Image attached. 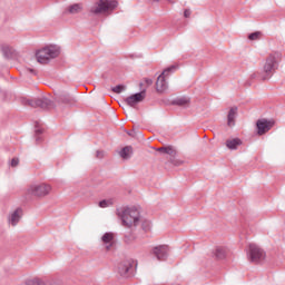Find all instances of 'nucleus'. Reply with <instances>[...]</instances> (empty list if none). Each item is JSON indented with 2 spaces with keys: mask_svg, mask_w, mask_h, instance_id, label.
<instances>
[{
  "mask_svg": "<svg viewBox=\"0 0 285 285\" xmlns=\"http://www.w3.org/2000/svg\"><path fill=\"white\" fill-rule=\"evenodd\" d=\"M117 216L126 228L139 226V222H141V215L137 207H120L117 209Z\"/></svg>",
  "mask_w": 285,
  "mask_h": 285,
  "instance_id": "f257e3e1",
  "label": "nucleus"
},
{
  "mask_svg": "<svg viewBox=\"0 0 285 285\" xmlns=\"http://www.w3.org/2000/svg\"><path fill=\"white\" fill-rule=\"evenodd\" d=\"M277 59H279V53H272L266 58L265 65L263 67V81H266L273 77V73L278 68Z\"/></svg>",
  "mask_w": 285,
  "mask_h": 285,
  "instance_id": "f03ea898",
  "label": "nucleus"
},
{
  "mask_svg": "<svg viewBox=\"0 0 285 285\" xmlns=\"http://www.w3.org/2000/svg\"><path fill=\"white\" fill-rule=\"evenodd\" d=\"M59 47L48 46L37 51L36 57L39 63H48L50 59H56L59 57Z\"/></svg>",
  "mask_w": 285,
  "mask_h": 285,
  "instance_id": "7ed1b4c3",
  "label": "nucleus"
},
{
  "mask_svg": "<svg viewBox=\"0 0 285 285\" xmlns=\"http://www.w3.org/2000/svg\"><path fill=\"white\" fill-rule=\"evenodd\" d=\"M177 68V65H171L170 67L164 69V71L158 76L156 81L157 92H166L168 90V81H166V79H168L173 72H176Z\"/></svg>",
  "mask_w": 285,
  "mask_h": 285,
  "instance_id": "20e7f679",
  "label": "nucleus"
},
{
  "mask_svg": "<svg viewBox=\"0 0 285 285\" xmlns=\"http://www.w3.org/2000/svg\"><path fill=\"white\" fill-rule=\"evenodd\" d=\"M119 3L117 0H99L94 6L90 7L91 14H104L108 10H115Z\"/></svg>",
  "mask_w": 285,
  "mask_h": 285,
  "instance_id": "39448f33",
  "label": "nucleus"
},
{
  "mask_svg": "<svg viewBox=\"0 0 285 285\" xmlns=\"http://www.w3.org/2000/svg\"><path fill=\"white\" fill-rule=\"evenodd\" d=\"M247 257L252 264H262L266 259V252L256 244H249Z\"/></svg>",
  "mask_w": 285,
  "mask_h": 285,
  "instance_id": "423d86ee",
  "label": "nucleus"
},
{
  "mask_svg": "<svg viewBox=\"0 0 285 285\" xmlns=\"http://www.w3.org/2000/svg\"><path fill=\"white\" fill-rule=\"evenodd\" d=\"M50 190L52 187L48 184L31 185L28 188V194L33 195V197H46V195H50Z\"/></svg>",
  "mask_w": 285,
  "mask_h": 285,
  "instance_id": "0eeeda50",
  "label": "nucleus"
},
{
  "mask_svg": "<svg viewBox=\"0 0 285 285\" xmlns=\"http://www.w3.org/2000/svg\"><path fill=\"white\" fill-rule=\"evenodd\" d=\"M24 106H31V108H42L43 110H46L47 108L52 106V101L48 98H24Z\"/></svg>",
  "mask_w": 285,
  "mask_h": 285,
  "instance_id": "6e6552de",
  "label": "nucleus"
},
{
  "mask_svg": "<svg viewBox=\"0 0 285 285\" xmlns=\"http://www.w3.org/2000/svg\"><path fill=\"white\" fill-rule=\"evenodd\" d=\"M275 126V120L273 119H258L256 122L257 134L258 135H266L268 130H271Z\"/></svg>",
  "mask_w": 285,
  "mask_h": 285,
  "instance_id": "1a4fd4ad",
  "label": "nucleus"
},
{
  "mask_svg": "<svg viewBox=\"0 0 285 285\" xmlns=\"http://www.w3.org/2000/svg\"><path fill=\"white\" fill-rule=\"evenodd\" d=\"M144 99H146V91H140L127 97L125 99V104L130 106V108H135V106H137V104H141Z\"/></svg>",
  "mask_w": 285,
  "mask_h": 285,
  "instance_id": "9d476101",
  "label": "nucleus"
},
{
  "mask_svg": "<svg viewBox=\"0 0 285 285\" xmlns=\"http://www.w3.org/2000/svg\"><path fill=\"white\" fill-rule=\"evenodd\" d=\"M170 248L167 245H159L153 248V254L159 262L168 259Z\"/></svg>",
  "mask_w": 285,
  "mask_h": 285,
  "instance_id": "9b49d317",
  "label": "nucleus"
},
{
  "mask_svg": "<svg viewBox=\"0 0 285 285\" xmlns=\"http://www.w3.org/2000/svg\"><path fill=\"white\" fill-rule=\"evenodd\" d=\"M118 275L120 277H130L132 273V262L130 261H124L118 265L117 269Z\"/></svg>",
  "mask_w": 285,
  "mask_h": 285,
  "instance_id": "f8f14e48",
  "label": "nucleus"
},
{
  "mask_svg": "<svg viewBox=\"0 0 285 285\" xmlns=\"http://www.w3.org/2000/svg\"><path fill=\"white\" fill-rule=\"evenodd\" d=\"M21 217H23V210L21 208L13 210L8 218L10 226H17L21 222Z\"/></svg>",
  "mask_w": 285,
  "mask_h": 285,
  "instance_id": "ddd939ff",
  "label": "nucleus"
},
{
  "mask_svg": "<svg viewBox=\"0 0 285 285\" xmlns=\"http://www.w3.org/2000/svg\"><path fill=\"white\" fill-rule=\"evenodd\" d=\"M101 242L106 245V249L110 250L112 248V244L115 242V234L107 232L102 235Z\"/></svg>",
  "mask_w": 285,
  "mask_h": 285,
  "instance_id": "4468645a",
  "label": "nucleus"
},
{
  "mask_svg": "<svg viewBox=\"0 0 285 285\" xmlns=\"http://www.w3.org/2000/svg\"><path fill=\"white\" fill-rule=\"evenodd\" d=\"M83 10L82 3H75L65 9L63 14H79Z\"/></svg>",
  "mask_w": 285,
  "mask_h": 285,
  "instance_id": "2eb2a0df",
  "label": "nucleus"
},
{
  "mask_svg": "<svg viewBox=\"0 0 285 285\" xmlns=\"http://www.w3.org/2000/svg\"><path fill=\"white\" fill-rule=\"evenodd\" d=\"M235 119H237V107H232L227 115V125L235 126Z\"/></svg>",
  "mask_w": 285,
  "mask_h": 285,
  "instance_id": "dca6fc26",
  "label": "nucleus"
},
{
  "mask_svg": "<svg viewBox=\"0 0 285 285\" xmlns=\"http://www.w3.org/2000/svg\"><path fill=\"white\" fill-rule=\"evenodd\" d=\"M226 146L229 150H237V146H242V140L239 138L227 140Z\"/></svg>",
  "mask_w": 285,
  "mask_h": 285,
  "instance_id": "f3484780",
  "label": "nucleus"
},
{
  "mask_svg": "<svg viewBox=\"0 0 285 285\" xmlns=\"http://www.w3.org/2000/svg\"><path fill=\"white\" fill-rule=\"evenodd\" d=\"M1 50H2V55H3V57H6V59H12V55H14V49H12L8 45H3L1 47Z\"/></svg>",
  "mask_w": 285,
  "mask_h": 285,
  "instance_id": "a211bd4d",
  "label": "nucleus"
},
{
  "mask_svg": "<svg viewBox=\"0 0 285 285\" xmlns=\"http://www.w3.org/2000/svg\"><path fill=\"white\" fill-rule=\"evenodd\" d=\"M119 155L122 159H130V157H132V147L130 146L124 147L119 151Z\"/></svg>",
  "mask_w": 285,
  "mask_h": 285,
  "instance_id": "6ab92c4d",
  "label": "nucleus"
},
{
  "mask_svg": "<svg viewBox=\"0 0 285 285\" xmlns=\"http://www.w3.org/2000/svg\"><path fill=\"white\" fill-rule=\"evenodd\" d=\"M227 249L225 247H216L214 255L216 259H226Z\"/></svg>",
  "mask_w": 285,
  "mask_h": 285,
  "instance_id": "aec40b11",
  "label": "nucleus"
},
{
  "mask_svg": "<svg viewBox=\"0 0 285 285\" xmlns=\"http://www.w3.org/2000/svg\"><path fill=\"white\" fill-rule=\"evenodd\" d=\"M190 104V98L181 97V98H176L173 100L174 106H188Z\"/></svg>",
  "mask_w": 285,
  "mask_h": 285,
  "instance_id": "412c9836",
  "label": "nucleus"
},
{
  "mask_svg": "<svg viewBox=\"0 0 285 285\" xmlns=\"http://www.w3.org/2000/svg\"><path fill=\"white\" fill-rule=\"evenodd\" d=\"M60 101H62V104H75V101H77L75 99V97L70 96L69 94H62L60 96Z\"/></svg>",
  "mask_w": 285,
  "mask_h": 285,
  "instance_id": "4be33fe9",
  "label": "nucleus"
},
{
  "mask_svg": "<svg viewBox=\"0 0 285 285\" xmlns=\"http://www.w3.org/2000/svg\"><path fill=\"white\" fill-rule=\"evenodd\" d=\"M158 153H163L164 155H174L175 150L173 149V147H160L157 149Z\"/></svg>",
  "mask_w": 285,
  "mask_h": 285,
  "instance_id": "5701e85b",
  "label": "nucleus"
},
{
  "mask_svg": "<svg viewBox=\"0 0 285 285\" xmlns=\"http://www.w3.org/2000/svg\"><path fill=\"white\" fill-rule=\"evenodd\" d=\"M112 92H115L116 95H121V92H124V90H126V86L124 85H118L114 88H111Z\"/></svg>",
  "mask_w": 285,
  "mask_h": 285,
  "instance_id": "b1692460",
  "label": "nucleus"
},
{
  "mask_svg": "<svg viewBox=\"0 0 285 285\" xmlns=\"http://www.w3.org/2000/svg\"><path fill=\"white\" fill-rule=\"evenodd\" d=\"M24 285H41V279L29 278V279L24 281Z\"/></svg>",
  "mask_w": 285,
  "mask_h": 285,
  "instance_id": "393cba45",
  "label": "nucleus"
},
{
  "mask_svg": "<svg viewBox=\"0 0 285 285\" xmlns=\"http://www.w3.org/2000/svg\"><path fill=\"white\" fill-rule=\"evenodd\" d=\"M262 33L259 32V31H256V32H253V33H250L249 36H248V39H249V41H257V39H259V36H261Z\"/></svg>",
  "mask_w": 285,
  "mask_h": 285,
  "instance_id": "a878e982",
  "label": "nucleus"
},
{
  "mask_svg": "<svg viewBox=\"0 0 285 285\" xmlns=\"http://www.w3.org/2000/svg\"><path fill=\"white\" fill-rule=\"evenodd\" d=\"M42 134H43V129H41V128L36 129V141H37V144H40Z\"/></svg>",
  "mask_w": 285,
  "mask_h": 285,
  "instance_id": "bb28decb",
  "label": "nucleus"
},
{
  "mask_svg": "<svg viewBox=\"0 0 285 285\" xmlns=\"http://www.w3.org/2000/svg\"><path fill=\"white\" fill-rule=\"evenodd\" d=\"M100 208H108V206H112V200H101L99 202Z\"/></svg>",
  "mask_w": 285,
  "mask_h": 285,
  "instance_id": "cd10ccee",
  "label": "nucleus"
},
{
  "mask_svg": "<svg viewBox=\"0 0 285 285\" xmlns=\"http://www.w3.org/2000/svg\"><path fill=\"white\" fill-rule=\"evenodd\" d=\"M141 226H142V230H145V233H148V230H150V222L145 220Z\"/></svg>",
  "mask_w": 285,
  "mask_h": 285,
  "instance_id": "c85d7f7f",
  "label": "nucleus"
},
{
  "mask_svg": "<svg viewBox=\"0 0 285 285\" xmlns=\"http://www.w3.org/2000/svg\"><path fill=\"white\" fill-rule=\"evenodd\" d=\"M11 166L14 168V167H17V166H19V159L18 158H13L12 160H11Z\"/></svg>",
  "mask_w": 285,
  "mask_h": 285,
  "instance_id": "c756f323",
  "label": "nucleus"
},
{
  "mask_svg": "<svg viewBox=\"0 0 285 285\" xmlns=\"http://www.w3.org/2000/svg\"><path fill=\"white\" fill-rule=\"evenodd\" d=\"M96 157H97V159H104V151L98 150V151L96 153Z\"/></svg>",
  "mask_w": 285,
  "mask_h": 285,
  "instance_id": "7c9ffc66",
  "label": "nucleus"
},
{
  "mask_svg": "<svg viewBox=\"0 0 285 285\" xmlns=\"http://www.w3.org/2000/svg\"><path fill=\"white\" fill-rule=\"evenodd\" d=\"M190 14H191V12H190L189 9H186V10L184 11V17H185L186 19H188V17H190Z\"/></svg>",
  "mask_w": 285,
  "mask_h": 285,
  "instance_id": "2f4dec72",
  "label": "nucleus"
},
{
  "mask_svg": "<svg viewBox=\"0 0 285 285\" xmlns=\"http://www.w3.org/2000/svg\"><path fill=\"white\" fill-rule=\"evenodd\" d=\"M169 3H175L177 0H168Z\"/></svg>",
  "mask_w": 285,
  "mask_h": 285,
  "instance_id": "473e14b6",
  "label": "nucleus"
},
{
  "mask_svg": "<svg viewBox=\"0 0 285 285\" xmlns=\"http://www.w3.org/2000/svg\"><path fill=\"white\" fill-rule=\"evenodd\" d=\"M29 71L32 72L33 75H37L33 69H29Z\"/></svg>",
  "mask_w": 285,
  "mask_h": 285,
  "instance_id": "72a5a7b5",
  "label": "nucleus"
},
{
  "mask_svg": "<svg viewBox=\"0 0 285 285\" xmlns=\"http://www.w3.org/2000/svg\"><path fill=\"white\" fill-rule=\"evenodd\" d=\"M154 1H159V0H154Z\"/></svg>",
  "mask_w": 285,
  "mask_h": 285,
  "instance_id": "f704fd0d",
  "label": "nucleus"
},
{
  "mask_svg": "<svg viewBox=\"0 0 285 285\" xmlns=\"http://www.w3.org/2000/svg\"><path fill=\"white\" fill-rule=\"evenodd\" d=\"M252 77H255V75H253Z\"/></svg>",
  "mask_w": 285,
  "mask_h": 285,
  "instance_id": "c9c22d12",
  "label": "nucleus"
}]
</instances>
